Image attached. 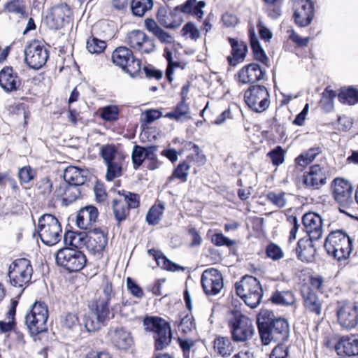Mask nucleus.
Returning <instances> with one entry per match:
<instances>
[{
  "mask_svg": "<svg viewBox=\"0 0 358 358\" xmlns=\"http://www.w3.org/2000/svg\"><path fill=\"white\" fill-rule=\"evenodd\" d=\"M112 61L131 76L137 75L141 68V61L134 57L132 51L125 46L117 48L112 53Z\"/></svg>",
  "mask_w": 358,
  "mask_h": 358,
  "instance_id": "1a4fd4ad",
  "label": "nucleus"
},
{
  "mask_svg": "<svg viewBox=\"0 0 358 358\" xmlns=\"http://www.w3.org/2000/svg\"><path fill=\"white\" fill-rule=\"evenodd\" d=\"M6 11L19 16L26 13V3L24 0H10L5 6Z\"/></svg>",
  "mask_w": 358,
  "mask_h": 358,
  "instance_id": "603ef678",
  "label": "nucleus"
},
{
  "mask_svg": "<svg viewBox=\"0 0 358 358\" xmlns=\"http://www.w3.org/2000/svg\"><path fill=\"white\" fill-rule=\"evenodd\" d=\"M88 171L77 166H68L64 172V179L67 184L80 186L87 180Z\"/></svg>",
  "mask_w": 358,
  "mask_h": 358,
  "instance_id": "c85d7f7f",
  "label": "nucleus"
},
{
  "mask_svg": "<svg viewBox=\"0 0 358 358\" xmlns=\"http://www.w3.org/2000/svg\"><path fill=\"white\" fill-rule=\"evenodd\" d=\"M235 290L244 303L252 309L260 305L264 296L259 281L252 275H245L236 282Z\"/></svg>",
  "mask_w": 358,
  "mask_h": 358,
  "instance_id": "f03ea898",
  "label": "nucleus"
},
{
  "mask_svg": "<svg viewBox=\"0 0 358 358\" xmlns=\"http://www.w3.org/2000/svg\"><path fill=\"white\" fill-rule=\"evenodd\" d=\"M152 6V0H132L131 3L132 13L138 17H142Z\"/></svg>",
  "mask_w": 358,
  "mask_h": 358,
  "instance_id": "09e8293b",
  "label": "nucleus"
},
{
  "mask_svg": "<svg viewBox=\"0 0 358 358\" xmlns=\"http://www.w3.org/2000/svg\"><path fill=\"white\" fill-rule=\"evenodd\" d=\"M321 152L322 149L319 146L311 148L306 152L301 153L295 159V163L296 165L304 168L310 164Z\"/></svg>",
  "mask_w": 358,
  "mask_h": 358,
  "instance_id": "ea45409f",
  "label": "nucleus"
},
{
  "mask_svg": "<svg viewBox=\"0 0 358 358\" xmlns=\"http://www.w3.org/2000/svg\"><path fill=\"white\" fill-rule=\"evenodd\" d=\"M228 41L231 50L227 59L230 66H236L244 62L248 52V46L243 41L237 38L229 37Z\"/></svg>",
  "mask_w": 358,
  "mask_h": 358,
  "instance_id": "4be33fe9",
  "label": "nucleus"
},
{
  "mask_svg": "<svg viewBox=\"0 0 358 358\" xmlns=\"http://www.w3.org/2000/svg\"><path fill=\"white\" fill-rule=\"evenodd\" d=\"M173 55H176V51L173 49V47L166 46L164 48V57L166 58L168 63L166 74V78L170 83L173 80L174 69L180 67L183 69L180 62L174 60Z\"/></svg>",
  "mask_w": 358,
  "mask_h": 358,
  "instance_id": "e433bc0d",
  "label": "nucleus"
},
{
  "mask_svg": "<svg viewBox=\"0 0 358 358\" xmlns=\"http://www.w3.org/2000/svg\"><path fill=\"white\" fill-rule=\"evenodd\" d=\"M24 61L31 69H39L43 66L48 58V52L39 41H32L24 48Z\"/></svg>",
  "mask_w": 358,
  "mask_h": 358,
  "instance_id": "9d476101",
  "label": "nucleus"
},
{
  "mask_svg": "<svg viewBox=\"0 0 358 358\" xmlns=\"http://www.w3.org/2000/svg\"><path fill=\"white\" fill-rule=\"evenodd\" d=\"M65 11H68L66 6H55L51 9L50 14L46 17L47 23L51 29H58L63 27L65 17L67 16Z\"/></svg>",
  "mask_w": 358,
  "mask_h": 358,
  "instance_id": "7c9ffc66",
  "label": "nucleus"
},
{
  "mask_svg": "<svg viewBox=\"0 0 358 358\" xmlns=\"http://www.w3.org/2000/svg\"><path fill=\"white\" fill-rule=\"evenodd\" d=\"M131 158L134 167L136 169L141 165L144 159L146 158L145 148L139 145H135L133 149Z\"/></svg>",
  "mask_w": 358,
  "mask_h": 358,
  "instance_id": "052dcab7",
  "label": "nucleus"
},
{
  "mask_svg": "<svg viewBox=\"0 0 358 358\" xmlns=\"http://www.w3.org/2000/svg\"><path fill=\"white\" fill-rule=\"evenodd\" d=\"M286 151L280 145L270 150V159L273 166H278L284 163Z\"/></svg>",
  "mask_w": 358,
  "mask_h": 358,
  "instance_id": "4d7b16f0",
  "label": "nucleus"
},
{
  "mask_svg": "<svg viewBox=\"0 0 358 358\" xmlns=\"http://www.w3.org/2000/svg\"><path fill=\"white\" fill-rule=\"evenodd\" d=\"M249 36L251 48L252 49L255 59L266 65L268 61L267 56L261 47L253 29H250Z\"/></svg>",
  "mask_w": 358,
  "mask_h": 358,
  "instance_id": "a19ab883",
  "label": "nucleus"
},
{
  "mask_svg": "<svg viewBox=\"0 0 358 358\" xmlns=\"http://www.w3.org/2000/svg\"><path fill=\"white\" fill-rule=\"evenodd\" d=\"M164 117L176 121L189 120L191 118L189 106L186 101H181L173 112L167 113Z\"/></svg>",
  "mask_w": 358,
  "mask_h": 358,
  "instance_id": "58836bf2",
  "label": "nucleus"
},
{
  "mask_svg": "<svg viewBox=\"0 0 358 358\" xmlns=\"http://www.w3.org/2000/svg\"><path fill=\"white\" fill-rule=\"evenodd\" d=\"M80 191L78 186L63 183L56 189L54 195L57 198H62L64 202L71 203L80 196Z\"/></svg>",
  "mask_w": 358,
  "mask_h": 358,
  "instance_id": "473e14b6",
  "label": "nucleus"
},
{
  "mask_svg": "<svg viewBox=\"0 0 358 358\" xmlns=\"http://www.w3.org/2000/svg\"><path fill=\"white\" fill-rule=\"evenodd\" d=\"M37 231L42 242L50 246L57 243L62 237V227L58 220L50 214L39 218Z\"/></svg>",
  "mask_w": 358,
  "mask_h": 358,
  "instance_id": "423d86ee",
  "label": "nucleus"
},
{
  "mask_svg": "<svg viewBox=\"0 0 358 358\" xmlns=\"http://www.w3.org/2000/svg\"><path fill=\"white\" fill-rule=\"evenodd\" d=\"M302 223L308 237L319 240L322 235V219L313 212L305 213L302 217Z\"/></svg>",
  "mask_w": 358,
  "mask_h": 358,
  "instance_id": "a211bd4d",
  "label": "nucleus"
},
{
  "mask_svg": "<svg viewBox=\"0 0 358 358\" xmlns=\"http://www.w3.org/2000/svg\"><path fill=\"white\" fill-rule=\"evenodd\" d=\"M33 268L29 260L25 258L15 259L8 268L10 284L16 287H24L31 281Z\"/></svg>",
  "mask_w": 358,
  "mask_h": 358,
  "instance_id": "0eeeda50",
  "label": "nucleus"
},
{
  "mask_svg": "<svg viewBox=\"0 0 358 358\" xmlns=\"http://www.w3.org/2000/svg\"><path fill=\"white\" fill-rule=\"evenodd\" d=\"M52 183L47 178L41 180L38 184V193L45 197L49 196L52 193Z\"/></svg>",
  "mask_w": 358,
  "mask_h": 358,
  "instance_id": "774afa93",
  "label": "nucleus"
},
{
  "mask_svg": "<svg viewBox=\"0 0 358 358\" xmlns=\"http://www.w3.org/2000/svg\"><path fill=\"white\" fill-rule=\"evenodd\" d=\"M122 196H124V199L122 201H124L125 205L129 209L136 208L139 206L140 201L138 194L127 192L122 194Z\"/></svg>",
  "mask_w": 358,
  "mask_h": 358,
  "instance_id": "0e129e2a",
  "label": "nucleus"
},
{
  "mask_svg": "<svg viewBox=\"0 0 358 358\" xmlns=\"http://www.w3.org/2000/svg\"><path fill=\"white\" fill-rule=\"evenodd\" d=\"M187 148L189 151L187 156L189 161L195 163L197 166H201L205 164L206 157L197 145L189 142L187 145Z\"/></svg>",
  "mask_w": 358,
  "mask_h": 358,
  "instance_id": "49530a36",
  "label": "nucleus"
},
{
  "mask_svg": "<svg viewBox=\"0 0 358 358\" xmlns=\"http://www.w3.org/2000/svg\"><path fill=\"white\" fill-rule=\"evenodd\" d=\"M211 242L217 247H231L235 245L236 242L234 240L229 238L222 233H216L211 237Z\"/></svg>",
  "mask_w": 358,
  "mask_h": 358,
  "instance_id": "13d9d810",
  "label": "nucleus"
},
{
  "mask_svg": "<svg viewBox=\"0 0 358 358\" xmlns=\"http://www.w3.org/2000/svg\"><path fill=\"white\" fill-rule=\"evenodd\" d=\"M119 109L116 106H107L101 110V117L106 121H114L117 120Z\"/></svg>",
  "mask_w": 358,
  "mask_h": 358,
  "instance_id": "bf43d9fd",
  "label": "nucleus"
},
{
  "mask_svg": "<svg viewBox=\"0 0 358 358\" xmlns=\"http://www.w3.org/2000/svg\"><path fill=\"white\" fill-rule=\"evenodd\" d=\"M303 183L307 188H320L327 183L325 169L318 164L311 166L309 171L303 174Z\"/></svg>",
  "mask_w": 358,
  "mask_h": 358,
  "instance_id": "6ab92c4d",
  "label": "nucleus"
},
{
  "mask_svg": "<svg viewBox=\"0 0 358 358\" xmlns=\"http://www.w3.org/2000/svg\"><path fill=\"white\" fill-rule=\"evenodd\" d=\"M35 171L30 166H26L18 171V178L22 182L27 183L34 179Z\"/></svg>",
  "mask_w": 358,
  "mask_h": 358,
  "instance_id": "e2e57ef3",
  "label": "nucleus"
},
{
  "mask_svg": "<svg viewBox=\"0 0 358 358\" xmlns=\"http://www.w3.org/2000/svg\"><path fill=\"white\" fill-rule=\"evenodd\" d=\"M227 321L232 339L234 341L244 342L252 337L255 331L252 322L241 311L230 310Z\"/></svg>",
  "mask_w": 358,
  "mask_h": 358,
  "instance_id": "7ed1b4c3",
  "label": "nucleus"
},
{
  "mask_svg": "<svg viewBox=\"0 0 358 358\" xmlns=\"http://www.w3.org/2000/svg\"><path fill=\"white\" fill-rule=\"evenodd\" d=\"M99 212L96 207L88 206L81 208L77 215L76 224L80 229H90L98 218Z\"/></svg>",
  "mask_w": 358,
  "mask_h": 358,
  "instance_id": "bb28decb",
  "label": "nucleus"
},
{
  "mask_svg": "<svg viewBox=\"0 0 358 358\" xmlns=\"http://www.w3.org/2000/svg\"><path fill=\"white\" fill-rule=\"evenodd\" d=\"M235 346L228 337H217L214 341V350L222 357H229L234 351Z\"/></svg>",
  "mask_w": 358,
  "mask_h": 358,
  "instance_id": "c9c22d12",
  "label": "nucleus"
},
{
  "mask_svg": "<svg viewBox=\"0 0 358 358\" xmlns=\"http://www.w3.org/2000/svg\"><path fill=\"white\" fill-rule=\"evenodd\" d=\"M101 155L105 163L120 159V156L115 147L113 145H106L102 146L101 150Z\"/></svg>",
  "mask_w": 358,
  "mask_h": 358,
  "instance_id": "5fc2aeb1",
  "label": "nucleus"
},
{
  "mask_svg": "<svg viewBox=\"0 0 358 358\" xmlns=\"http://www.w3.org/2000/svg\"><path fill=\"white\" fill-rule=\"evenodd\" d=\"M189 169V165L185 162L179 164L178 166L174 170L171 177H170V179H171L172 178H176L182 181H186L187 177L188 176Z\"/></svg>",
  "mask_w": 358,
  "mask_h": 358,
  "instance_id": "69168bd1",
  "label": "nucleus"
},
{
  "mask_svg": "<svg viewBox=\"0 0 358 358\" xmlns=\"http://www.w3.org/2000/svg\"><path fill=\"white\" fill-rule=\"evenodd\" d=\"M268 91L264 85L252 86L244 94L247 105L257 113L264 111L268 106Z\"/></svg>",
  "mask_w": 358,
  "mask_h": 358,
  "instance_id": "ddd939ff",
  "label": "nucleus"
},
{
  "mask_svg": "<svg viewBox=\"0 0 358 358\" xmlns=\"http://www.w3.org/2000/svg\"><path fill=\"white\" fill-rule=\"evenodd\" d=\"M338 99L343 104L355 105L358 103V90L352 86L341 89Z\"/></svg>",
  "mask_w": 358,
  "mask_h": 358,
  "instance_id": "79ce46f5",
  "label": "nucleus"
},
{
  "mask_svg": "<svg viewBox=\"0 0 358 358\" xmlns=\"http://www.w3.org/2000/svg\"><path fill=\"white\" fill-rule=\"evenodd\" d=\"M182 32L184 36H188L192 40H197L201 36L199 29L192 22L187 23L182 29Z\"/></svg>",
  "mask_w": 358,
  "mask_h": 358,
  "instance_id": "680f3d73",
  "label": "nucleus"
},
{
  "mask_svg": "<svg viewBox=\"0 0 358 358\" xmlns=\"http://www.w3.org/2000/svg\"><path fill=\"white\" fill-rule=\"evenodd\" d=\"M0 86L6 92L16 91L21 86V80L12 67L5 66L0 71Z\"/></svg>",
  "mask_w": 358,
  "mask_h": 358,
  "instance_id": "412c9836",
  "label": "nucleus"
},
{
  "mask_svg": "<svg viewBox=\"0 0 358 358\" xmlns=\"http://www.w3.org/2000/svg\"><path fill=\"white\" fill-rule=\"evenodd\" d=\"M17 301H13L11 303L10 308L7 313L8 321H0V331L6 333L13 329L15 326L14 317L16 313Z\"/></svg>",
  "mask_w": 358,
  "mask_h": 358,
  "instance_id": "3c124183",
  "label": "nucleus"
},
{
  "mask_svg": "<svg viewBox=\"0 0 358 358\" xmlns=\"http://www.w3.org/2000/svg\"><path fill=\"white\" fill-rule=\"evenodd\" d=\"M272 303L280 306H289L294 302V296L289 291H275L270 298Z\"/></svg>",
  "mask_w": 358,
  "mask_h": 358,
  "instance_id": "c03bdc74",
  "label": "nucleus"
},
{
  "mask_svg": "<svg viewBox=\"0 0 358 358\" xmlns=\"http://www.w3.org/2000/svg\"><path fill=\"white\" fill-rule=\"evenodd\" d=\"M336 315L340 325L346 329H352L358 324V307L350 302L338 301Z\"/></svg>",
  "mask_w": 358,
  "mask_h": 358,
  "instance_id": "f8f14e48",
  "label": "nucleus"
},
{
  "mask_svg": "<svg viewBox=\"0 0 358 358\" xmlns=\"http://www.w3.org/2000/svg\"><path fill=\"white\" fill-rule=\"evenodd\" d=\"M64 241L66 245L76 248L87 246V235L85 232H75L69 231L65 233Z\"/></svg>",
  "mask_w": 358,
  "mask_h": 358,
  "instance_id": "4c0bfd02",
  "label": "nucleus"
},
{
  "mask_svg": "<svg viewBox=\"0 0 358 358\" xmlns=\"http://www.w3.org/2000/svg\"><path fill=\"white\" fill-rule=\"evenodd\" d=\"M333 196L341 206L349 207L353 203L352 184L343 178H335L331 182Z\"/></svg>",
  "mask_w": 358,
  "mask_h": 358,
  "instance_id": "2eb2a0df",
  "label": "nucleus"
},
{
  "mask_svg": "<svg viewBox=\"0 0 358 358\" xmlns=\"http://www.w3.org/2000/svg\"><path fill=\"white\" fill-rule=\"evenodd\" d=\"M315 239L308 238H300L296 244L295 252L298 259L303 262H312L315 259L316 249L313 243Z\"/></svg>",
  "mask_w": 358,
  "mask_h": 358,
  "instance_id": "5701e85b",
  "label": "nucleus"
},
{
  "mask_svg": "<svg viewBox=\"0 0 358 358\" xmlns=\"http://www.w3.org/2000/svg\"><path fill=\"white\" fill-rule=\"evenodd\" d=\"M293 10V18L298 27H306L312 22L315 15V7L311 0H295Z\"/></svg>",
  "mask_w": 358,
  "mask_h": 358,
  "instance_id": "4468645a",
  "label": "nucleus"
},
{
  "mask_svg": "<svg viewBox=\"0 0 358 358\" xmlns=\"http://www.w3.org/2000/svg\"><path fill=\"white\" fill-rule=\"evenodd\" d=\"M56 262L69 272L80 271L86 264L87 259L81 252L73 248L59 250L55 255Z\"/></svg>",
  "mask_w": 358,
  "mask_h": 358,
  "instance_id": "6e6552de",
  "label": "nucleus"
},
{
  "mask_svg": "<svg viewBox=\"0 0 358 358\" xmlns=\"http://www.w3.org/2000/svg\"><path fill=\"white\" fill-rule=\"evenodd\" d=\"M301 293L306 309L310 313H315L317 315H320L322 303L317 295L310 287L303 289Z\"/></svg>",
  "mask_w": 358,
  "mask_h": 358,
  "instance_id": "c756f323",
  "label": "nucleus"
},
{
  "mask_svg": "<svg viewBox=\"0 0 358 358\" xmlns=\"http://www.w3.org/2000/svg\"><path fill=\"white\" fill-rule=\"evenodd\" d=\"M125 43L131 48L142 53H150L155 49L154 41L141 30L129 32L125 38Z\"/></svg>",
  "mask_w": 358,
  "mask_h": 358,
  "instance_id": "f3484780",
  "label": "nucleus"
},
{
  "mask_svg": "<svg viewBox=\"0 0 358 358\" xmlns=\"http://www.w3.org/2000/svg\"><path fill=\"white\" fill-rule=\"evenodd\" d=\"M86 48L92 54H100L106 49V43L104 41L92 37L87 40Z\"/></svg>",
  "mask_w": 358,
  "mask_h": 358,
  "instance_id": "864d4df0",
  "label": "nucleus"
},
{
  "mask_svg": "<svg viewBox=\"0 0 358 358\" xmlns=\"http://www.w3.org/2000/svg\"><path fill=\"white\" fill-rule=\"evenodd\" d=\"M61 326L68 330L78 331L80 329V322L78 316L72 313H66L61 316Z\"/></svg>",
  "mask_w": 358,
  "mask_h": 358,
  "instance_id": "37998d69",
  "label": "nucleus"
},
{
  "mask_svg": "<svg viewBox=\"0 0 358 358\" xmlns=\"http://www.w3.org/2000/svg\"><path fill=\"white\" fill-rule=\"evenodd\" d=\"M112 209L115 219L117 222L124 221L129 215V208L122 200L114 199L112 202Z\"/></svg>",
  "mask_w": 358,
  "mask_h": 358,
  "instance_id": "a18cd8bd",
  "label": "nucleus"
},
{
  "mask_svg": "<svg viewBox=\"0 0 358 358\" xmlns=\"http://www.w3.org/2000/svg\"><path fill=\"white\" fill-rule=\"evenodd\" d=\"M324 247L328 255L341 262L350 257L352 250V241L343 230L338 229L328 235Z\"/></svg>",
  "mask_w": 358,
  "mask_h": 358,
  "instance_id": "f257e3e1",
  "label": "nucleus"
},
{
  "mask_svg": "<svg viewBox=\"0 0 358 358\" xmlns=\"http://www.w3.org/2000/svg\"><path fill=\"white\" fill-rule=\"evenodd\" d=\"M105 320L91 311L85 317L84 325L87 331H95L101 327Z\"/></svg>",
  "mask_w": 358,
  "mask_h": 358,
  "instance_id": "8fccbe9b",
  "label": "nucleus"
},
{
  "mask_svg": "<svg viewBox=\"0 0 358 358\" xmlns=\"http://www.w3.org/2000/svg\"><path fill=\"white\" fill-rule=\"evenodd\" d=\"M164 205L162 203H156L148 210L146 215V221L148 224L156 225L162 219Z\"/></svg>",
  "mask_w": 358,
  "mask_h": 358,
  "instance_id": "de8ad7c7",
  "label": "nucleus"
},
{
  "mask_svg": "<svg viewBox=\"0 0 358 358\" xmlns=\"http://www.w3.org/2000/svg\"><path fill=\"white\" fill-rule=\"evenodd\" d=\"M106 164L107 166L106 178L108 181H111L121 175L122 165L119 159L106 163Z\"/></svg>",
  "mask_w": 358,
  "mask_h": 358,
  "instance_id": "6e6d98bb",
  "label": "nucleus"
},
{
  "mask_svg": "<svg viewBox=\"0 0 358 358\" xmlns=\"http://www.w3.org/2000/svg\"><path fill=\"white\" fill-rule=\"evenodd\" d=\"M201 282L207 295H217L224 287L222 275L214 268L206 269L203 272Z\"/></svg>",
  "mask_w": 358,
  "mask_h": 358,
  "instance_id": "dca6fc26",
  "label": "nucleus"
},
{
  "mask_svg": "<svg viewBox=\"0 0 358 358\" xmlns=\"http://www.w3.org/2000/svg\"><path fill=\"white\" fill-rule=\"evenodd\" d=\"M178 330L184 334H188L194 329V324L192 316L186 315L182 317L178 324Z\"/></svg>",
  "mask_w": 358,
  "mask_h": 358,
  "instance_id": "338daca9",
  "label": "nucleus"
},
{
  "mask_svg": "<svg viewBox=\"0 0 358 358\" xmlns=\"http://www.w3.org/2000/svg\"><path fill=\"white\" fill-rule=\"evenodd\" d=\"M108 243L107 234L103 231L94 229L87 234V248L94 254H100Z\"/></svg>",
  "mask_w": 358,
  "mask_h": 358,
  "instance_id": "a878e982",
  "label": "nucleus"
},
{
  "mask_svg": "<svg viewBox=\"0 0 358 358\" xmlns=\"http://www.w3.org/2000/svg\"><path fill=\"white\" fill-rule=\"evenodd\" d=\"M157 18L158 22L166 28H176L181 24L180 17L165 7L159 9Z\"/></svg>",
  "mask_w": 358,
  "mask_h": 358,
  "instance_id": "2f4dec72",
  "label": "nucleus"
},
{
  "mask_svg": "<svg viewBox=\"0 0 358 358\" xmlns=\"http://www.w3.org/2000/svg\"><path fill=\"white\" fill-rule=\"evenodd\" d=\"M108 336L111 343L118 349L127 350L133 345L131 333L122 327L110 329Z\"/></svg>",
  "mask_w": 358,
  "mask_h": 358,
  "instance_id": "b1692460",
  "label": "nucleus"
},
{
  "mask_svg": "<svg viewBox=\"0 0 358 358\" xmlns=\"http://www.w3.org/2000/svg\"><path fill=\"white\" fill-rule=\"evenodd\" d=\"M257 325L262 344L268 345V310L261 309L257 316Z\"/></svg>",
  "mask_w": 358,
  "mask_h": 358,
  "instance_id": "f704fd0d",
  "label": "nucleus"
},
{
  "mask_svg": "<svg viewBox=\"0 0 358 358\" xmlns=\"http://www.w3.org/2000/svg\"><path fill=\"white\" fill-rule=\"evenodd\" d=\"M338 355H358V336H343L335 346Z\"/></svg>",
  "mask_w": 358,
  "mask_h": 358,
  "instance_id": "cd10ccee",
  "label": "nucleus"
},
{
  "mask_svg": "<svg viewBox=\"0 0 358 358\" xmlns=\"http://www.w3.org/2000/svg\"><path fill=\"white\" fill-rule=\"evenodd\" d=\"M266 74L265 69L252 63L244 66L238 72V82L243 84L252 83L262 80Z\"/></svg>",
  "mask_w": 358,
  "mask_h": 358,
  "instance_id": "aec40b11",
  "label": "nucleus"
},
{
  "mask_svg": "<svg viewBox=\"0 0 358 358\" xmlns=\"http://www.w3.org/2000/svg\"><path fill=\"white\" fill-rule=\"evenodd\" d=\"M47 305L42 301L32 304L25 315V324L31 335H38L47 330L48 318Z\"/></svg>",
  "mask_w": 358,
  "mask_h": 358,
  "instance_id": "20e7f679",
  "label": "nucleus"
},
{
  "mask_svg": "<svg viewBox=\"0 0 358 358\" xmlns=\"http://www.w3.org/2000/svg\"><path fill=\"white\" fill-rule=\"evenodd\" d=\"M113 296L112 285L106 282L90 305V310L96 314L101 319L108 318L110 313V301Z\"/></svg>",
  "mask_w": 358,
  "mask_h": 358,
  "instance_id": "9b49d317",
  "label": "nucleus"
},
{
  "mask_svg": "<svg viewBox=\"0 0 358 358\" xmlns=\"http://www.w3.org/2000/svg\"><path fill=\"white\" fill-rule=\"evenodd\" d=\"M145 330L155 333V348L162 350L171 343L172 334L169 324L157 317H146L143 320Z\"/></svg>",
  "mask_w": 358,
  "mask_h": 358,
  "instance_id": "39448f33",
  "label": "nucleus"
},
{
  "mask_svg": "<svg viewBox=\"0 0 358 358\" xmlns=\"http://www.w3.org/2000/svg\"><path fill=\"white\" fill-rule=\"evenodd\" d=\"M289 334V324L286 319L278 317L270 321V342L284 341Z\"/></svg>",
  "mask_w": 358,
  "mask_h": 358,
  "instance_id": "393cba45",
  "label": "nucleus"
},
{
  "mask_svg": "<svg viewBox=\"0 0 358 358\" xmlns=\"http://www.w3.org/2000/svg\"><path fill=\"white\" fill-rule=\"evenodd\" d=\"M148 253L150 256H152L155 260L158 266L161 267L164 270L169 271H184L185 268L178 264H176L166 258L161 252L155 250L154 249H150L148 250Z\"/></svg>",
  "mask_w": 358,
  "mask_h": 358,
  "instance_id": "72a5a7b5",
  "label": "nucleus"
}]
</instances>
